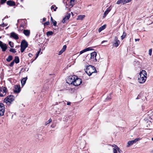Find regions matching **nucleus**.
<instances>
[{"mask_svg":"<svg viewBox=\"0 0 153 153\" xmlns=\"http://www.w3.org/2000/svg\"><path fill=\"white\" fill-rule=\"evenodd\" d=\"M146 114H145V116H146Z\"/></svg>","mask_w":153,"mask_h":153,"instance_id":"nucleus-63","label":"nucleus"},{"mask_svg":"<svg viewBox=\"0 0 153 153\" xmlns=\"http://www.w3.org/2000/svg\"><path fill=\"white\" fill-rule=\"evenodd\" d=\"M111 9L110 7H108L107 8L105 12L104 15L103 16V18H104L108 14L109 12L110 11Z\"/></svg>","mask_w":153,"mask_h":153,"instance_id":"nucleus-17","label":"nucleus"},{"mask_svg":"<svg viewBox=\"0 0 153 153\" xmlns=\"http://www.w3.org/2000/svg\"><path fill=\"white\" fill-rule=\"evenodd\" d=\"M10 36L16 39H18L19 38L18 35L13 32L11 33Z\"/></svg>","mask_w":153,"mask_h":153,"instance_id":"nucleus-15","label":"nucleus"},{"mask_svg":"<svg viewBox=\"0 0 153 153\" xmlns=\"http://www.w3.org/2000/svg\"><path fill=\"white\" fill-rule=\"evenodd\" d=\"M6 1L7 0H1L0 3L1 4H4Z\"/></svg>","mask_w":153,"mask_h":153,"instance_id":"nucleus-40","label":"nucleus"},{"mask_svg":"<svg viewBox=\"0 0 153 153\" xmlns=\"http://www.w3.org/2000/svg\"><path fill=\"white\" fill-rule=\"evenodd\" d=\"M14 62L13 61L12 62H11L10 63L9 65V66H10L11 67L13 66V65H14Z\"/></svg>","mask_w":153,"mask_h":153,"instance_id":"nucleus-42","label":"nucleus"},{"mask_svg":"<svg viewBox=\"0 0 153 153\" xmlns=\"http://www.w3.org/2000/svg\"><path fill=\"white\" fill-rule=\"evenodd\" d=\"M81 143H82L80 144V145L81 146V147L83 148L85 145V142L83 141Z\"/></svg>","mask_w":153,"mask_h":153,"instance_id":"nucleus-34","label":"nucleus"},{"mask_svg":"<svg viewBox=\"0 0 153 153\" xmlns=\"http://www.w3.org/2000/svg\"><path fill=\"white\" fill-rule=\"evenodd\" d=\"M14 100V97L13 95H10L6 97L4 100V101L6 103L8 102L11 103Z\"/></svg>","mask_w":153,"mask_h":153,"instance_id":"nucleus-6","label":"nucleus"},{"mask_svg":"<svg viewBox=\"0 0 153 153\" xmlns=\"http://www.w3.org/2000/svg\"><path fill=\"white\" fill-rule=\"evenodd\" d=\"M139 95H138V96H137V98H136V100H137V99H139Z\"/></svg>","mask_w":153,"mask_h":153,"instance_id":"nucleus-54","label":"nucleus"},{"mask_svg":"<svg viewBox=\"0 0 153 153\" xmlns=\"http://www.w3.org/2000/svg\"><path fill=\"white\" fill-rule=\"evenodd\" d=\"M27 77L23 78L21 80V82L22 86H23L26 83Z\"/></svg>","mask_w":153,"mask_h":153,"instance_id":"nucleus-19","label":"nucleus"},{"mask_svg":"<svg viewBox=\"0 0 153 153\" xmlns=\"http://www.w3.org/2000/svg\"><path fill=\"white\" fill-rule=\"evenodd\" d=\"M90 59H92L93 61L94 62H96L97 60L96 59V56H97V53L95 51L93 52L92 53H91L90 54Z\"/></svg>","mask_w":153,"mask_h":153,"instance_id":"nucleus-7","label":"nucleus"},{"mask_svg":"<svg viewBox=\"0 0 153 153\" xmlns=\"http://www.w3.org/2000/svg\"><path fill=\"white\" fill-rule=\"evenodd\" d=\"M131 0H124V1L123 4L130 2Z\"/></svg>","mask_w":153,"mask_h":153,"instance_id":"nucleus-35","label":"nucleus"},{"mask_svg":"<svg viewBox=\"0 0 153 153\" xmlns=\"http://www.w3.org/2000/svg\"><path fill=\"white\" fill-rule=\"evenodd\" d=\"M147 127H149V126H148L147 124Z\"/></svg>","mask_w":153,"mask_h":153,"instance_id":"nucleus-61","label":"nucleus"},{"mask_svg":"<svg viewBox=\"0 0 153 153\" xmlns=\"http://www.w3.org/2000/svg\"><path fill=\"white\" fill-rule=\"evenodd\" d=\"M71 14L70 13L67 14L65 17L63 19L62 21V22L64 23L66 21L68 20L70 18Z\"/></svg>","mask_w":153,"mask_h":153,"instance_id":"nucleus-14","label":"nucleus"},{"mask_svg":"<svg viewBox=\"0 0 153 153\" xmlns=\"http://www.w3.org/2000/svg\"><path fill=\"white\" fill-rule=\"evenodd\" d=\"M28 56H29L30 57H31L33 55L32 54H31V53H29V54H28Z\"/></svg>","mask_w":153,"mask_h":153,"instance_id":"nucleus-48","label":"nucleus"},{"mask_svg":"<svg viewBox=\"0 0 153 153\" xmlns=\"http://www.w3.org/2000/svg\"><path fill=\"white\" fill-rule=\"evenodd\" d=\"M86 68L85 69V72L89 76H91L92 74L94 73H97V71L94 66L89 65L86 66Z\"/></svg>","mask_w":153,"mask_h":153,"instance_id":"nucleus-2","label":"nucleus"},{"mask_svg":"<svg viewBox=\"0 0 153 153\" xmlns=\"http://www.w3.org/2000/svg\"><path fill=\"white\" fill-rule=\"evenodd\" d=\"M71 102H68L67 103V105H69L71 104Z\"/></svg>","mask_w":153,"mask_h":153,"instance_id":"nucleus-53","label":"nucleus"},{"mask_svg":"<svg viewBox=\"0 0 153 153\" xmlns=\"http://www.w3.org/2000/svg\"><path fill=\"white\" fill-rule=\"evenodd\" d=\"M107 42V40H104V41H102V42H101V44H103V43H104V42Z\"/></svg>","mask_w":153,"mask_h":153,"instance_id":"nucleus-51","label":"nucleus"},{"mask_svg":"<svg viewBox=\"0 0 153 153\" xmlns=\"http://www.w3.org/2000/svg\"><path fill=\"white\" fill-rule=\"evenodd\" d=\"M126 36V33L124 32L123 33V35L121 36V38L122 39H123Z\"/></svg>","mask_w":153,"mask_h":153,"instance_id":"nucleus-27","label":"nucleus"},{"mask_svg":"<svg viewBox=\"0 0 153 153\" xmlns=\"http://www.w3.org/2000/svg\"><path fill=\"white\" fill-rule=\"evenodd\" d=\"M64 51H62V50H60L59 52V55H61V54H62Z\"/></svg>","mask_w":153,"mask_h":153,"instance_id":"nucleus-45","label":"nucleus"},{"mask_svg":"<svg viewBox=\"0 0 153 153\" xmlns=\"http://www.w3.org/2000/svg\"><path fill=\"white\" fill-rule=\"evenodd\" d=\"M152 49H150L149 50V54L150 56H151L152 55Z\"/></svg>","mask_w":153,"mask_h":153,"instance_id":"nucleus-44","label":"nucleus"},{"mask_svg":"<svg viewBox=\"0 0 153 153\" xmlns=\"http://www.w3.org/2000/svg\"><path fill=\"white\" fill-rule=\"evenodd\" d=\"M16 64L19 63V59L18 56L15 57V59L13 60Z\"/></svg>","mask_w":153,"mask_h":153,"instance_id":"nucleus-20","label":"nucleus"},{"mask_svg":"<svg viewBox=\"0 0 153 153\" xmlns=\"http://www.w3.org/2000/svg\"><path fill=\"white\" fill-rule=\"evenodd\" d=\"M5 109L4 105L2 103H0V116L4 115Z\"/></svg>","mask_w":153,"mask_h":153,"instance_id":"nucleus-8","label":"nucleus"},{"mask_svg":"<svg viewBox=\"0 0 153 153\" xmlns=\"http://www.w3.org/2000/svg\"><path fill=\"white\" fill-rule=\"evenodd\" d=\"M51 21L52 22H53V19L52 18V17H51Z\"/></svg>","mask_w":153,"mask_h":153,"instance_id":"nucleus-50","label":"nucleus"},{"mask_svg":"<svg viewBox=\"0 0 153 153\" xmlns=\"http://www.w3.org/2000/svg\"><path fill=\"white\" fill-rule=\"evenodd\" d=\"M140 140V138H136L133 140H129L128 141L127 144V146L129 147L130 146L132 145L134 143H136L138 141Z\"/></svg>","mask_w":153,"mask_h":153,"instance_id":"nucleus-10","label":"nucleus"},{"mask_svg":"<svg viewBox=\"0 0 153 153\" xmlns=\"http://www.w3.org/2000/svg\"><path fill=\"white\" fill-rule=\"evenodd\" d=\"M84 18V17L81 15L79 16H78V19L79 20H82L83 18Z\"/></svg>","mask_w":153,"mask_h":153,"instance_id":"nucleus-33","label":"nucleus"},{"mask_svg":"<svg viewBox=\"0 0 153 153\" xmlns=\"http://www.w3.org/2000/svg\"><path fill=\"white\" fill-rule=\"evenodd\" d=\"M75 0H70V5L71 6V7H73L74 5V1Z\"/></svg>","mask_w":153,"mask_h":153,"instance_id":"nucleus-25","label":"nucleus"},{"mask_svg":"<svg viewBox=\"0 0 153 153\" xmlns=\"http://www.w3.org/2000/svg\"><path fill=\"white\" fill-rule=\"evenodd\" d=\"M135 42H136L137 41H139L140 40V39H135Z\"/></svg>","mask_w":153,"mask_h":153,"instance_id":"nucleus-49","label":"nucleus"},{"mask_svg":"<svg viewBox=\"0 0 153 153\" xmlns=\"http://www.w3.org/2000/svg\"><path fill=\"white\" fill-rule=\"evenodd\" d=\"M21 47V50H20L21 52L22 53L24 51V50H25V49L26 48H25L24 47Z\"/></svg>","mask_w":153,"mask_h":153,"instance_id":"nucleus-32","label":"nucleus"},{"mask_svg":"<svg viewBox=\"0 0 153 153\" xmlns=\"http://www.w3.org/2000/svg\"><path fill=\"white\" fill-rule=\"evenodd\" d=\"M152 152L153 153V150L152 151Z\"/></svg>","mask_w":153,"mask_h":153,"instance_id":"nucleus-64","label":"nucleus"},{"mask_svg":"<svg viewBox=\"0 0 153 153\" xmlns=\"http://www.w3.org/2000/svg\"><path fill=\"white\" fill-rule=\"evenodd\" d=\"M112 146L116 148L119 152L121 153L122 152L121 150L117 145H114Z\"/></svg>","mask_w":153,"mask_h":153,"instance_id":"nucleus-21","label":"nucleus"},{"mask_svg":"<svg viewBox=\"0 0 153 153\" xmlns=\"http://www.w3.org/2000/svg\"><path fill=\"white\" fill-rule=\"evenodd\" d=\"M7 92V88L4 87H2L0 88V96L3 97L5 96Z\"/></svg>","mask_w":153,"mask_h":153,"instance_id":"nucleus-4","label":"nucleus"},{"mask_svg":"<svg viewBox=\"0 0 153 153\" xmlns=\"http://www.w3.org/2000/svg\"><path fill=\"white\" fill-rule=\"evenodd\" d=\"M76 77V76H69L66 80L67 83L69 84H73V85L74 81Z\"/></svg>","mask_w":153,"mask_h":153,"instance_id":"nucleus-3","label":"nucleus"},{"mask_svg":"<svg viewBox=\"0 0 153 153\" xmlns=\"http://www.w3.org/2000/svg\"><path fill=\"white\" fill-rule=\"evenodd\" d=\"M91 50V48H87L83 50L82 51V53H84L87 51H89Z\"/></svg>","mask_w":153,"mask_h":153,"instance_id":"nucleus-24","label":"nucleus"},{"mask_svg":"<svg viewBox=\"0 0 153 153\" xmlns=\"http://www.w3.org/2000/svg\"><path fill=\"white\" fill-rule=\"evenodd\" d=\"M51 127H53V128H54V127L52 125H51Z\"/></svg>","mask_w":153,"mask_h":153,"instance_id":"nucleus-57","label":"nucleus"},{"mask_svg":"<svg viewBox=\"0 0 153 153\" xmlns=\"http://www.w3.org/2000/svg\"><path fill=\"white\" fill-rule=\"evenodd\" d=\"M111 99V98L109 97V98H106V100H107V99Z\"/></svg>","mask_w":153,"mask_h":153,"instance_id":"nucleus-56","label":"nucleus"},{"mask_svg":"<svg viewBox=\"0 0 153 153\" xmlns=\"http://www.w3.org/2000/svg\"><path fill=\"white\" fill-rule=\"evenodd\" d=\"M13 59V56L10 55L8 56V58H7L6 60L7 62H10Z\"/></svg>","mask_w":153,"mask_h":153,"instance_id":"nucleus-23","label":"nucleus"},{"mask_svg":"<svg viewBox=\"0 0 153 153\" xmlns=\"http://www.w3.org/2000/svg\"><path fill=\"white\" fill-rule=\"evenodd\" d=\"M7 25V24H5L4 23H3L2 24L0 25V26L3 27L6 26Z\"/></svg>","mask_w":153,"mask_h":153,"instance_id":"nucleus-37","label":"nucleus"},{"mask_svg":"<svg viewBox=\"0 0 153 153\" xmlns=\"http://www.w3.org/2000/svg\"><path fill=\"white\" fill-rule=\"evenodd\" d=\"M82 82V81L81 79L78 78L76 76V77L75 78V79L74 81L73 85L75 86L79 85L81 84Z\"/></svg>","mask_w":153,"mask_h":153,"instance_id":"nucleus-5","label":"nucleus"},{"mask_svg":"<svg viewBox=\"0 0 153 153\" xmlns=\"http://www.w3.org/2000/svg\"><path fill=\"white\" fill-rule=\"evenodd\" d=\"M40 52V51H38L37 53H36V56L35 59H36V58L38 57L39 55V53Z\"/></svg>","mask_w":153,"mask_h":153,"instance_id":"nucleus-41","label":"nucleus"},{"mask_svg":"<svg viewBox=\"0 0 153 153\" xmlns=\"http://www.w3.org/2000/svg\"><path fill=\"white\" fill-rule=\"evenodd\" d=\"M54 11H55L56 10V9H54Z\"/></svg>","mask_w":153,"mask_h":153,"instance_id":"nucleus-58","label":"nucleus"},{"mask_svg":"<svg viewBox=\"0 0 153 153\" xmlns=\"http://www.w3.org/2000/svg\"><path fill=\"white\" fill-rule=\"evenodd\" d=\"M67 48V46L66 45H64L63 47L62 48V50L63 51H64L65 50H66Z\"/></svg>","mask_w":153,"mask_h":153,"instance_id":"nucleus-39","label":"nucleus"},{"mask_svg":"<svg viewBox=\"0 0 153 153\" xmlns=\"http://www.w3.org/2000/svg\"><path fill=\"white\" fill-rule=\"evenodd\" d=\"M10 52H13V53H15L16 52V51L15 49H14V48H11L10 50Z\"/></svg>","mask_w":153,"mask_h":153,"instance_id":"nucleus-29","label":"nucleus"},{"mask_svg":"<svg viewBox=\"0 0 153 153\" xmlns=\"http://www.w3.org/2000/svg\"><path fill=\"white\" fill-rule=\"evenodd\" d=\"M83 53H82V51H81L80 52V54H82Z\"/></svg>","mask_w":153,"mask_h":153,"instance_id":"nucleus-55","label":"nucleus"},{"mask_svg":"<svg viewBox=\"0 0 153 153\" xmlns=\"http://www.w3.org/2000/svg\"><path fill=\"white\" fill-rule=\"evenodd\" d=\"M105 28V25H103L102 26L100 27L98 29V32H100L102 30H103Z\"/></svg>","mask_w":153,"mask_h":153,"instance_id":"nucleus-22","label":"nucleus"},{"mask_svg":"<svg viewBox=\"0 0 153 153\" xmlns=\"http://www.w3.org/2000/svg\"><path fill=\"white\" fill-rule=\"evenodd\" d=\"M55 6H54L53 5H52L51 7V10H52L53 9H54V7H55Z\"/></svg>","mask_w":153,"mask_h":153,"instance_id":"nucleus-47","label":"nucleus"},{"mask_svg":"<svg viewBox=\"0 0 153 153\" xmlns=\"http://www.w3.org/2000/svg\"><path fill=\"white\" fill-rule=\"evenodd\" d=\"M24 28V26L22 25H21L20 27V30H22Z\"/></svg>","mask_w":153,"mask_h":153,"instance_id":"nucleus-36","label":"nucleus"},{"mask_svg":"<svg viewBox=\"0 0 153 153\" xmlns=\"http://www.w3.org/2000/svg\"><path fill=\"white\" fill-rule=\"evenodd\" d=\"M46 19L45 18H44L42 19V20H43V22H44V21H46Z\"/></svg>","mask_w":153,"mask_h":153,"instance_id":"nucleus-52","label":"nucleus"},{"mask_svg":"<svg viewBox=\"0 0 153 153\" xmlns=\"http://www.w3.org/2000/svg\"><path fill=\"white\" fill-rule=\"evenodd\" d=\"M14 92L18 93L20 91V87L19 85H16L14 86Z\"/></svg>","mask_w":153,"mask_h":153,"instance_id":"nucleus-13","label":"nucleus"},{"mask_svg":"<svg viewBox=\"0 0 153 153\" xmlns=\"http://www.w3.org/2000/svg\"><path fill=\"white\" fill-rule=\"evenodd\" d=\"M8 28V27H7L6 28V29H7V28Z\"/></svg>","mask_w":153,"mask_h":153,"instance_id":"nucleus-62","label":"nucleus"},{"mask_svg":"<svg viewBox=\"0 0 153 153\" xmlns=\"http://www.w3.org/2000/svg\"><path fill=\"white\" fill-rule=\"evenodd\" d=\"M23 33L26 36H29L30 34V31L28 30H24Z\"/></svg>","mask_w":153,"mask_h":153,"instance_id":"nucleus-18","label":"nucleus"},{"mask_svg":"<svg viewBox=\"0 0 153 153\" xmlns=\"http://www.w3.org/2000/svg\"><path fill=\"white\" fill-rule=\"evenodd\" d=\"M9 44L10 46V47L11 48L13 47V42H11V41H9Z\"/></svg>","mask_w":153,"mask_h":153,"instance_id":"nucleus-30","label":"nucleus"},{"mask_svg":"<svg viewBox=\"0 0 153 153\" xmlns=\"http://www.w3.org/2000/svg\"><path fill=\"white\" fill-rule=\"evenodd\" d=\"M152 140H153V137H152Z\"/></svg>","mask_w":153,"mask_h":153,"instance_id":"nucleus-59","label":"nucleus"},{"mask_svg":"<svg viewBox=\"0 0 153 153\" xmlns=\"http://www.w3.org/2000/svg\"><path fill=\"white\" fill-rule=\"evenodd\" d=\"M28 45L27 42L25 40H23L21 42L20 47H22L26 48L27 47Z\"/></svg>","mask_w":153,"mask_h":153,"instance_id":"nucleus-11","label":"nucleus"},{"mask_svg":"<svg viewBox=\"0 0 153 153\" xmlns=\"http://www.w3.org/2000/svg\"><path fill=\"white\" fill-rule=\"evenodd\" d=\"M49 21L45 23L44 24V26H47L49 25Z\"/></svg>","mask_w":153,"mask_h":153,"instance_id":"nucleus-43","label":"nucleus"},{"mask_svg":"<svg viewBox=\"0 0 153 153\" xmlns=\"http://www.w3.org/2000/svg\"><path fill=\"white\" fill-rule=\"evenodd\" d=\"M0 47H1L3 51H5L7 49V45L1 41H0Z\"/></svg>","mask_w":153,"mask_h":153,"instance_id":"nucleus-9","label":"nucleus"},{"mask_svg":"<svg viewBox=\"0 0 153 153\" xmlns=\"http://www.w3.org/2000/svg\"><path fill=\"white\" fill-rule=\"evenodd\" d=\"M139 75L138 81L140 83H143L145 82L147 78L146 72L145 70H142L140 72Z\"/></svg>","mask_w":153,"mask_h":153,"instance_id":"nucleus-1","label":"nucleus"},{"mask_svg":"<svg viewBox=\"0 0 153 153\" xmlns=\"http://www.w3.org/2000/svg\"><path fill=\"white\" fill-rule=\"evenodd\" d=\"M52 23H53V25L54 26H56L57 22L56 21H55L54 22H53Z\"/></svg>","mask_w":153,"mask_h":153,"instance_id":"nucleus-46","label":"nucleus"},{"mask_svg":"<svg viewBox=\"0 0 153 153\" xmlns=\"http://www.w3.org/2000/svg\"><path fill=\"white\" fill-rule=\"evenodd\" d=\"M53 33L52 31H48L47 32L46 35L48 36L52 35Z\"/></svg>","mask_w":153,"mask_h":153,"instance_id":"nucleus-26","label":"nucleus"},{"mask_svg":"<svg viewBox=\"0 0 153 153\" xmlns=\"http://www.w3.org/2000/svg\"><path fill=\"white\" fill-rule=\"evenodd\" d=\"M7 4L10 6H14L16 5L15 2L9 0L7 1Z\"/></svg>","mask_w":153,"mask_h":153,"instance_id":"nucleus-16","label":"nucleus"},{"mask_svg":"<svg viewBox=\"0 0 153 153\" xmlns=\"http://www.w3.org/2000/svg\"><path fill=\"white\" fill-rule=\"evenodd\" d=\"M122 2L124 3V1H123V0H119L117 1V4H119L122 3Z\"/></svg>","mask_w":153,"mask_h":153,"instance_id":"nucleus-28","label":"nucleus"},{"mask_svg":"<svg viewBox=\"0 0 153 153\" xmlns=\"http://www.w3.org/2000/svg\"><path fill=\"white\" fill-rule=\"evenodd\" d=\"M114 42L113 44V45L115 47H117L120 44V41L115 36L114 39Z\"/></svg>","mask_w":153,"mask_h":153,"instance_id":"nucleus-12","label":"nucleus"},{"mask_svg":"<svg viewBox=\"0 0 153 153\" xmlns=\"http://www.w3.org/2000/svg\"><path fill=\"white\" fill-rule=\"evenodd\" d=\"M52 121V120L51 119H49V120L47 122H46L45 123V125L46 126L48 124L51 123Z\"/></svg>","mask_w":153,"mask_h":153,"instance_id":"nucleus-31","label":"nucleus"},{"mask_svg":"<svg viewBox=\"0 0 153 153\" xmlns=\"http://www.w3.org/2000/svg\"><path fill=\"white\" fill-rule=\"evenodd\" d=\"M117 149L115 148L114 147L113 149V152L114 153H117Z\"/></svg>","mask_w":153,"mask_h":153,"instance_id":"nucleus-38","label":"nucleus"},{"mask_svg":"<svg viewBox=\"0 0 153 153\" xmlns=\"http://www.w3.org/2000/svg\"><path fill=\"white\" fill-rule=\"evenodd\" d=\"M151 123V122H150H150H149V123ZM148 124H149V123H148Z\"/></svg>","mask_w":153,"mask_h":153,"instance_id":"nucleus-60","label":"nucleus"}]
</instances>
